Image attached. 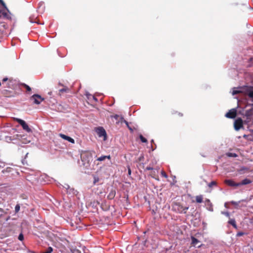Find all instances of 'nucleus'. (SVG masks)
<instances>
[{
  "mask_svg": "<svg viewBox=\"0 0 253 253\" xmlns=\"http://www.w3.org/2000/svg\"><path fill=\"white\" fill-rule=\"evenodd\" d=\"M93 152L90 151H83L81 153V159L82 162V166L87 170L94 169L93 166L91 165L93 160Z\"/></svg>",
  "mask_w": 253,
  "mask_h": 253,
  "instance_id": "nucleus-1",
  "label": "nucleus"
},
{
  "mask_svg": "<svg viewBox=\"0 0 253 253\" xmlns=\"http://www.w3.org/2000/svg\"><path fill=\"white\" fill-rule=\"evenodd\" d=\"M245 92L253 101V89L249 86L239 87L234 88L232 91V94L235 95L239 93Z\"/></svg>",
  "mask_w": 253,
  "mask_h": 253,
  "instance_id": "nucleus-2",
  "label": "nucleus"
},
{
  "mask_svg": "<svg viewBox=\"0 0 253 253\" xmlns=\"http://www.w3.org/2000/svg\"><path fill=\"white\" fill-rule=\"evenodd\" d=\"M14 120H16L22 126L24 130L28 132L32 131L31 129L29 128L28 125L24 120L19 118H14Z\"/></svg>",
  "mask_w": 253,
  "mask_h": 253,
  "instance_id": "nucleus-3",
  "label": "nucleus"
},
{
  "mask_svg": "<svg viewBox=\"0 0 253 253\" xmlns=\"http://www.w3.org/2000/svg\"><path fill=\"white\" fill-rule=\"evenodd\" d=\"M60 186H62L64 188L66 189L67 193L69 195H77L78 194V192L77 190H75L73 188L70 187V186L67 184H65L64 186L60 184Z\"/></svg>",
  "mask_w": 253,
  "mask_h": 253,
  "instance_id": "nucleus-4",
  "label": "nucleus"
},
{
  "mask_svg": "<svg viewBox=\"0 0 253 253\" xmlns=\"http://www.w3.org/2000/svg\"><path fill=\"white\" fill-rule=\"evenodd\" d=\"M31 99L34 101V103L38 105L40 104L43 100V98L39 94L33 95L31 97Z\"/></svg>",
  "mask_w": 253,
  "mask_h": 253,
  "instance_id": "nucleus-5",
  "label": "nucleus"
},
{
  "mask_svg": "<svg viewBox=\"0 0 253 253\" xmlns=\"http://www.w3.org/2000/svg\"><path fill=\"white\" fill-rule=\"evenodd\" d=\"M96 132L99 137H104V140L106 139V132L105 130L102 127H99L96 129Z\"/></svg>",
  "mask_w": 253,
  "mask_h": 253,
  "instance_id": "nucleus-6",
  "label": "nucleus"
},
{
  "mask_svg": "<svg viewBox=\"0 0 253 253\" xmlns=\"http://www.w3.org/2000/svg\"><path fill=\"white\" fill-rule=\"evenodd\" d=\"M237 114V111L236 109H232L230 110L228 112H227L226 115L225 117L228 118H234L236 116Z\"/></svg>",
  "mask_w": 253,
  "mask_h": 253,
  "instance_id": "nucleus-7",
  "label": "nucleus"
},
{
  "mask_svg": "<svg viewBox=\"0 0 253 253\" xmlns=\"http://www.w3.org/2000/svg\"><path fill=\"white\" fill-rule=\"evenodd\" d=\"M59 135L62 139L67 140L68 141H69V142H70L71 143H73V144L75 143L74 139L73 138H71V137L66 135L62 133H60L59 134Z\"/></svg>",
  "mask_w": 253,
  "mask_h": 253,
  "instance_id": "nucleus-8",
  "label": "nucleus"
},
{
  "mask_svg": "<svg viewBox=\"0 0 253 253\" xmlns=\"http://www.w3.org/2000/svg\"><path fill=\"white\" fill-rule=\"evenodd\" d=\"M191 240H192V244L194 247H197V248H200L202 246V244H200V241H199L196 238H195L194 237H191Z\"/></svg>",
  "mask_w": 253,
  "mask_h": 253,
  "instance_id": "nucleus-9",
  "label": "nucleus"
},
{
  "mask_svg": "<svg viewBox=\"0 0 253 253\" xmlns=\"http://www.w3.org/2000/svg\"><path fill=\"white\" fill-rule=\"evenodd\" d=\"M224 183L231 187L239 186V183H236L232 179H226Z\"/></svg>",
  "mask_w": 253,
  "mask_h": 253,
  "instance_id": "nucleus-10",
  "label": "nucleus"
},
{
  "mask_svg": "<svg viewBox=\"0 0 253 253\" xmlns=\"http://www.w3.org/2000/svg\"><path fill=\"white\" fill-rule=\"evenodd\" d=\"M108 190L109 193L107 196V198L109 199L112 200L116 195V191L113 188H111L110 189H108Z\"/></svg>",
  "mask_w": 253,
  "mask_h": 253,
  "instance_id": "nucleus-11",
  "label": "nucleus"
},
{
  "mask_svg": "<svg viewBox=\"0 0 253 253\" xmlns=\"http://www.w3.org/2000/svg\"><path fill=\"white\" fill-rule=\"evenodd\" d=\"M177 206V211L179 213H186L187 211L188 210L189 207H183L182 206L178 205Z\"/></svg>",
  "mask_w": 253,
  "mask_h": 253,
  "instance_id": "nucleus-12",
  "label": "nucleus"
},
{
  "mask_svg": "<svg viewBox=\"0 0 253 253\" xmlns=\"http://www.w3.org/2000/svg\"><path fill=\"white\" fill-rule=\"evenodd\" d=\"M242 126V122L241 120H238L235 121L234 123V128L236 130H239Z\"/></svg>",
  "mask_w": 253,
  "mask_h": 253,
  "instance_id": "nucleus-13",
  "label": "nucleus"
},
{
  "mask_svg": "<svg viewBox=\"0 0 253 253\" xmlns=\"http://www.w3.org/2000/svg\"><path fill=\"white\" fill-rule=\"evenodd\" d=\"M205 205L207 207V209L211 211H213L212 205L209 199H206L205 200Z\"/></svg>",
  "mask_w": 253,
  "mask_h": 253,
  "instance_id": "nucleus-14",
  "label": "nucleus"
},
{
  "mask_svg": "<svg viewBox=\"0 0 253 253\" xmlns=\"http://www.w3.org/2000/svg\"><path fill=\"white\" fill-rule=\"evenodd\" d=\"M252 183V181L248 178L243 179L241 182L239 183V186L243 185H247Z\"/></svg>",
  "mask_w": 253,
  "mask_h": 253,
  "instance_id": "nucleus-15",
  "label": "nucleus"
},
{
  "mask_svg": "<svg viewBox=\"0 0 253 253\" xmlns=\"http://www.w3.org/2000/svg\"><path fill=\"white\" fill-rule=\"evenodd\" d=\"M111 117L113 118L116 120V124H119L120 122H122V120L120 119L121 117H120L118 115L111 116Z\"/></svg>",
  "mask_w": 253,
  "mask_h": 253,
  "instance_id": "nucleus-16",
  "label": "nucleus"
},
{
  "mask_svg": "<svg viewBox=\"0 0 253 253\" xmlns=\"http://www.w3.org/2000/svg\"><path fill=\"white\" fill-rule=\"evenodd\" d=\"M228 223L232 225L235 229H237V226L236 223V221L234 219H230L228 221Z\"/></svg>",
  "mask_w": 253,
  "mask_h": 253,
  "instance_id": "nucleus-17",
  "label": "nucleus"
},
{
  "mask_svg": "<svg viewBox=\"0 0 253 253\" xmlns=\"http://www.w3.org/2000/svg\"><path fill=\"white\" fill-rule=\"evenodd\" d=\"M44 3L42 1L40 2L39 3V9H41V13H42L44 10Z\"/></svg>",
  "mask_w": 253,
  "mask_h": 253,
  "instance_id": "nucleus-18",
  "label": "nucleus"
},
{
  "mask_svg": "<svg viewBox=\"0 0 253 253\" xmlns=\"http://www.w3.org/2000/svg\"><path fill=\"white\" fill-rule=\"evenodd\" d=\"M196 200L198 203H201L203 202V196L202 195L197 196Z\"/></svg>",
  "mask_w": 253,
  "mask_h": 253,
  "instance_id": "nucleus-19",
  "label": "nucleus"
},
{
  "mask_svg": "<svg viewBox=\"0 0 253 253\" xmlns=\"http://www.w3.org/2000/svg\"><path fill=\"white\" fill-rule=\"evenodd\" d=\"M226 156L228 157H237V155L234 153L228 152L226 153Z\"/></svg>",
  "mask_w": 253,
  "mask_h": 253,
  "instance_id": "nucleus-20",
  "label": "nucleus"
},
{
  "mask_svg": "<svg viewBox=\"0 0 253 253\" xmlns=\"http://www.w3.org/2000/svg\"><path fill=\"white\" fill-rule=\"evenodd\" d=\"M53 251V249L51 247H49L45 251H43L41 253H51Z\"/></svg>",
  "mask_w": 253,
  "mask_h": 253,
  "instance_id": "nucleus-21",
  "label": "nucleus"
},
{
  "mask_svg": "<svg viewBox=\"0 0 253 253\" xmlns=\"http://www.w3.org/2000/svg\"><path fill=\"white\" fill-rule=\"evenodd\" d=\"M105 160V157L104 156H102L99 158H98L95 161H94V163L95 164L96 161H103Z\"/></svg>",
  "mask_w": 253,
  "mask_h": 253,
  "instance_id": "nucleus-22",
  "label": "nucleus"
},
{
  "mask_svg": "<svg viewBox=\"0 0 253 253\" xmlns=\"http://www.w3.org/2000/svg\"><path fill=\"white\" fill-rule=\"evenodd\" d=\"M86 96L87 97V98L88 99H89L90 97H92V99L95 101V102H97L98 101V99L95 97V96H92L90 94H86Z\"/></svg>",
  "mask_w": 253,
  "mask_h": 253,
  "instance_id": "nucleus-23",
  "label": "nucleus"
},
{
  "mask_svg": "<svg viewBox=\"0 0 253 253\" xmlns=\"http://www.w3.org/2000/svg\"><path fill=\"white\" fill-rule=\"evenodd\" d=\"M20 205L19 204H17L15 206V213L18 212L19 211H20Z\"/></svg>",
  "mask_w": 253,
  "mask_h": 253,
  "instance_id": "nucleus-24",
  "label": "nucleus"
},
{
  "mask_svg": "<svg viewBox=\"0 0 253 253\" xmlns=\"http://www.w3.org/2000/svg\"><path fill=\"white\" fill-rule=\"evenodd\" d=\"M139 138L142 142L146 143L147 142V140L145 137H144L142 135H139Z\"/></svg>",
  "mask_w": 253,
  "mask_h": 253,
  "instance_id": "nucleus-25",
  "label": "nucleus"
},
{
  "mask_svg": "<svg viewBox=\"0 0 253 253\" xmlns=\"http://www.w3.org/2000/svg\"><path fill=\"white\" fill-rule=\"evenodd\" d=\"M0 3L2 5L3 7L5 8L6 10H8V9L6 6L5 3L3 2L2 0H0Z\"/></svg>",
  "mask_w": 253,
  "mask_h": 253,
  "instance_id": "nucleus-26",
  "label": "nucleus"
},
{
  "mask_svg": "<svg viewBox=\"0 0 253 253\" xmlns=\"http://www.w3.org/2000/svg\"><path fill=\"white\" fill-rule=\"evenodd\" d=\"M216 182L212 181L208 184V186L209 187H212L213 186L216 185Z\"/></svg>",
  "mask_w": 253,
  "mask_h": 253,
  "instance_id": "nucleus-27",
  "label": "nucleus"
},
{
  "mask_svg": "<svg viewBox=\"0 0 253 253\" xmlns=\"http://www.w3.org/2000/svg\"><path fill=\"white\" fill-rule=\"evenodd\" d=\"M5 140L6 142H10L11 141H12L13 140V139L11 138V137L10 136H6L5 137Z\"/></svg>",
  "mask_w": 253,
  "mask_h": 253,
  "instance_id": "nucleus-28",
  "label": "nucleus"
},
{
  "mask_svg": "<svg viewBox=\"0 0 253 253\" xmlns=\"http://www.w3.org/2000/svg\"><path fill=\"white\" fill-rule=\"evenodd\" d=\"M18 239L20 241H23L24 240V236L22 233H20L18 236Z\"/></svg>",
  "mask_w": 253,
  "mask_h": 253,
  "instance_id": "nucleus-29",
  "label": "nucleus"
},
{
  "mask_svg": "<svg viewBox=\"0 0 253 253\" xmlns=\"http://www.w3.org/2000/svg\"><path fill=\"white\" fill-rule=\"evenodd\" d=\"M24 86L26 88L27 91H30L31 90V88L29 85H28L26 84H24Z\"/></svg>",
  "mask_w": 253,
  "mask_h": 253,
  "instance_id": "nucleus-30",
  "label": "nucleus"
},
{
  "mask_svg": "<svg viewBox=\"0 0 253 253\" xmlns=\"http://www.w3.org/2000/svg\"><path fill=\"white\" fill-rule=\"evenodd\" d=\"M120 119L122 120V122H124L127 126H128V122L126 121L125 120H124L123 117L121 116Z\"/></svg>",
  "mask_w": 253,
  "mask_h": 253,
  "instance_id": "nucleus-31",
  "label": "nucleus"
},
{
  "mask_svg": "<svg viewBox=\"0 0 253 253\" xmlns=\"http://www.w3.org/2000/svg\"><path fill=\"white\" fill-rule=\"evenodd\" d=\"M245 234V233L244 232H239L237 233L236 234V236L237 237H240V236H242L243 235H244Z\"/></svg>",
  "mask_w": 253,
  "mask_h": 253,
  "instance_id": "nucleus-32",
  "label": "nucleus"
},
{
  "mask_svg": "<svg viewBox=\"0 0 253 253\" xmlns=\"http://www.w3.org/2000/svg\"><path fill=\"white\" fill-rule=\"evenodd\" d=\"M230 203H231V204H232L233 205L238 206L239 205V204L240 203V202H235L234 201H231Z\"/></svg>",
  "mask_w": 253,
  "mask_h": 253,
  "instance_id": "nucleus-33",
  "label": "nucleus"
},
{
  "mask_svg": "<svg viewBox=\"0 0 253 253\" xmlns=\"http://www.w3.org/2000/svg\"><path fill=\"white\" fill-rule=\"evenodd\" d=\"M222 214L225 215L227 217L230 216V213L228 211H223V212H222Z\"/></svg>",
  "mask_w": 253,
  "mask_h": 253,
  "instance_id": "nucleus-34",
  "label": "nucleus"
},
{
  "mask_svg": "<svg viewBox=\"0 0 253 253\" xmlns=\"http://www.w3.org/2000/svg\"><path fill=\"white\" fill-rule=\"evenodd\" d=\"M161 174L162 176L165 177L166 178L168 177L167 174L164 171H161Z\"/></svg>",
  "mask_w": 253,
  "mask_h": 253,
  "instance_id": "nucleus-35",
  "label": "nucleus"
},
{
  "mask_svg": "<svg viewBox=\"0 0 253 253\" xmlns=\"http://www.w3.org/2000/svg\"><path fill=\"white\" fill-rule=\"evenodd\" d=\"M30 21L32 23H37L39 24L38 21H33V18L32 17H30Z\"/></svg>",
  "mask_w": 253,
  "mask_h": 253,
  "instance_id": "nucleus-36",
  "label": "nucleus"
},
{
  "mask_svg": "<svg viewBox=\"0 0 253 253\" xmlns=\"http://www.w3.org/2000/svg\"><path fill=\"white\" fill-rule=\"evenodd\" d=\"M152 169H153V168L151 167H147L146 168V170H152Z\"/></svg>",
  "mask_w": 253,
  "mask_h": 253,
  "instance_id": "nucleus-37",
  "label": "nucleus"
},
{
  "mask_svg": "<svg viewBox=\"0 0 253 253\" xmlns=\"http://www.w3.org/2000/svg\"><path fill=\"white\" fill-rule=\"evenodd\" d=\"M4 166V163L0 161V167H3Z\"/></svg>",
  "mask_w": 253,
  "mask_h": 253,
  "instance_id": "nucleus-38",
  "label": "nucleus"
},
{
  "mask_svg": "<svg viewBox=\"0 0 253 253\" xmlns=\"http://www.w3.org/2000/svg\"><path fill=\"white\" fill-rule=\"evenodd\" d=\"M66 90H67V88H62L60 90V91L62 92H65V91H66Z\"/></svg>",
  "mask_w": 253,
  "mask_h": 253,
  "instance_id": "nucleus-39",
  "label": "nucleus"
},
{
  "mask_svg": "<svg viewBox=\"0 0 253 253\" xmlns=\"http://www.w3.org/2000/svg\"><path fill=\"white\" fill-rule=\"evenodd\" d=\"M105 157V159H108V160H110L111 159V157L110 155H108V156H104Z\"/></svg>",
  "mask_w": 253,
  "mask_h": 253,
  "instance_id": "nucleus-40",
  "label": "nucleus"
},
{
  "mask_svg": "<svg viewBox=\"0 0 253 253\" xmlns=\"http://www.w3.org/2000/svg\"><path fill=\"white\" fill-rule=\"evenodd\" d=\"M73 253H81L79 250L74 251Z\"/></svg>",
  "mask_w": 253,
  "mask_h": 253,
  "instance_id": "nucleus-41",
  "label": "nucleus"
},
{
  "mask_svg": "<svg viewBox=\"0 0 253 253\" xmlns=\"http://www.w3.org/2000/svg\"><path fill=\"white\" fill-rule=\"evenodd\" d=\"M250 61L251 63H253V57L250 58Z\"/></svg>",
  "mask_w": 253,
  "mask_h": 253,
  "instance_id": "nucleus-42",
  "label": "nucleus"
},
{
  "mask_svg": "<svg viewBox=\"0 0 253 253\" xmlns=\"http://www.w3.org/2000/svg\"><path fill=\"white\" fill-rule=\"evenodd\" d=\"M8 79L7 78H3L2 80V82H6L7 81Z\"/></svg>",
  "mask_w": 253,
  "mask_h": 253,
  "instance_id": "nucleus-43",
  "label": "nucleus"
},
{
  "mask_svg": "<svg viewBox=\"0 0 253 253\" xmlns=\"http://www.w3.org/2000/svg\"><path fill=\"white\" fill-rule=\"evenodd\" d=\"M22 142H23V143L26 144V143H27L30 142V140H27V141H23Z\"/></svg>",
  "mask_w": 253,
  "mask_h": 253,
  "instance_id": "nucleus-44",
  "label": "nucleus"
},
{
  "mask_svg": "<svg viewBox=\"0 0 253 253\" xmlns=\"http://www.w3.org/2000/svg\"><path fill=\"white\" fill-rule=\"evenodd\" d=\"M128 174H131V170L130 169H128Z\"/></svg>",
  "mask_w": 253,
  "mask_h": 253,
  "instance_id": "nucleus-45",
  "label": "nucleus"
},
{
  "mask_svg": "<svg viewBox=\"0 0 253 253\" xmlns=\"http://www.w3.org/2000/svg\"><path fill=\"white\" fill-rule=\"evenodd\" d=\"M203 224H204V227H206V224L203 222Z\"/></svg>",
  "mask_w": 253,
  "mask_h": 253,
  "instance_id": "nucleus-46",
  "label": "nucleus"
},
{
  "mask_svg": "<svg viewBox=\"0 0 253 253\" xmlns=\"http://www.w3.org/2000/svg\"><path fill=\"white\" fill-rule=\"evenodd\" d=\"M153 142H154V140H153V139H152V140H151V143H153Z\"/></svg>",
  "mask_w": 253,
  "mask_h": 253,
  "instance_id": "nucleus-47",
  "label": "nucleus"
},
{
  "mask_svg": "<svg viewBox=\"0 0 253 253\" xmlns=\"http://www.w3.org/2000/svg\"><path fill=\"white\" fill-rule=\"evenodd\" d=\"M252 223H253V219H252Z\"/></svg>",
  "mask_w": 253,
  "mask_h": 253,
  "instance_id": "nucleus-48",
  "label": "nucleus"
}]
</instances>
